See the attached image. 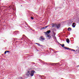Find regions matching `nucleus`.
<instances>
[{
  "label": "nucleus",
  "instance_id": "16",
  "mask_svg": "<svg viewBox=\"0 0 79 79\" xmlns=\"http://www.w3.org/2000/svg\"><path fill=\"white\" fill-rule=\"evenodd\" d=\"M31 19H34V18H33V17H31Z\"/></svg>",
  "mask_w": 79,
  "mask_h": 79
},
{
  "label": "nucleus",
  "instance_id": "10",
  "mask_svg": "<svg viewBox=\"0 0 79 79\" xmlns=\"http://www.w3.org/2000/svg\"><path fill=\"white\" fill-rule=\"evenodd\" d=\"M64 48H65V49H66L67 50H68V49H69V50H70V49H69V48H66L65 47H64Z\"/></svg>",
  "mask_w": 79,
  "mask_h": 79
},
{
  "label": "nucleus",
  "instance_id": "19",
  "mask_svg": "<svg viewBox=\"0 0 79 79\" xmlns=\"http://www.w3.org/2000/svg\"><path fill=\"white\" fill-rule=\"evenodd\" d=\"M77 66H79V65H78Z\"/></svg>",
  "mask_w": 79,
  "mask_h": 79
},
{
  "label": "nucleus",
  "instance_id": "2",
  "mask_svg": "<svg viewBox=\"0 0 79 79\" xmlns=\"http://www.w3.org/2000/svg\"><path fill=\"white\" fill-rule=\"evenodd\" d=\"M52 27H56L57 29H58V28H60V24H52Z\"/></svg>",
  "mask_w": 79,
  "mask_h": 79
},
{
  "label": "nucleus",
  "instance_id": "1",
  "mask_svg": "<svg viewBox=\"0 0 79 79\" xmlns=\"http://www.w3.org/2000/svg\"><path fill=\"white\" fill-rule=\"evenodd\" d=\"M35 73V72L34 71H32L31 72L28 71L26 73V75L28 77H32Z\"/></svg>",
  "mask_w": 79,
  "mask_h": 79
},
{
  "label": "nucleus",
  "instance_id": "13",
  "mask_svg": "<svg viewBox=\"0 0 79 79\" xmlns=\"http://www.w3.org/2000/svg\"><path fill=\"white\" fill-rule=\"evenodd\" d=\"M73 23V21H71V22H70V24H71Z\"/></svg>",
  "mask_w": 79,
  "mask_h": 79
},
{
  "label": "nucleus",
  "instance_id": "4",
  "mask_svg": "<svg viewBox=\"0 0 79 79\" xmlns=\"http://www.w3.org/2000/svg\"><path fill=\"white\" fill-rule=\"evenodd\" d=\"M40 40H41V41H43V40H45V38H44V37L42 36H41L40 37Z\"/></svg>",
  "mask_w": 79,
  "mask_h": 79
},
{
  "label": "nucleus",
  "instance_id": "7",
  "mask_svg": "<svg viewBox=\"0 0 79 79\" xmlns=\"http://www.w3.org/2000/svg\"><path fill=\"white\" fill-rule=\"evenodd\" d=\"M75 24V23H73V25H72V27H75V26H73V25H74Z\"/></svg>",
  "mask_w": 79,
  "mask_h": 79
},
{
  "label": "nucleus",
  "instance_id": "12",
  "mask_svg": "<svg viewBox=\"0 0 79 79\" xmlns=\"http://www.w3.org/2000/svg\"><path fill=\"white\" fill-rule=\"evenodd\" d=\"M61 45L62 47H64V44H63L62 45L61 44Z\"/></svg>",
  "mask_w": 79,
  "mask_h": 79
},
{
  "label": "nucleus",
  "instance_id": "6",
  "mask_svg": "<svg viewBox=\"0 0 79 79\" xmlns=\"http://www.w3.org/2000/svg\"><path fill=\"white\" fill-rule=\"evenodd\" d=\"M66 42L68 44H69V39H67L66 40Z\"/></svg>",
  "mask_w": 79,
  "mask_h": 79
},
{
  "label": "nucleus",
  "instance_id": "20",
  "mask_svg": "<svg viewBox=\"0 0 79 79\" xmlns=\"http://www.w3.org/2000/svg\"><path fill=\"white\" fill-rule=\"evenodd\" d=\"M75 26V25H73V26Z\"/></svg>",
  "mask_w": 79,
  "mask_h": 79
},
{
  "label": "nucleus",
  "instance_id": "14",
  "mask_svg": "<svg viewBox=\"0 0 79 79\" xmlns=\"http://www.w3.org/2000/svg\"><path fill=\"white\" fill-rule=\"evenodd\" d=\"M6 52H7V53H10V51H6Z\"/></svg>",
  "mask_w": 79,
  "mask_h": 79
},
{
  "label": "nucleus",
  "instance_id": "18",
  "mask_svg": "<svg viewBox=\"0 0 79 79\" xmlns=\"http://www.w3.org/2000/svg\"><path fill=\"white\" fill-rule=\"evenodd\" d=\"M21 79H22V77H21Z\"/></svg>",
  "mask_w": 79,
  "mask_h": 79
},
{
  "label": "nucleus",
  "instance_id": "17",
  "mask_svg": "<svg viewBox=\"0 0 79 79\" xmlns=\"http://www.w3.org/2000/svg\"><path fill=\"white\" fill-rule=\"evenodd\" d=\"M72 50V51H75V50H73V49H72V50Z\"/></svg>",
  "mask_w": 79,
  "mask_h": 79
},
{
  "label": "nucleus",
  "instance_id": "9",
  "mask_svg": "<svg viewBox=\"0 0 79 79\" xmlns=\"http://www.w3.org/2000/svg\"><path fill=\"white\" fill-rule=\"evenodd\" d=\"M70 30H71V28H70V27L68 29V31H70Z\"/></svg>",
  "mask_w": 79,
  "mask_h": 79
},
{
  "label": "nucleus",
  "instance_id": "5",
  "mask_svg": "<svg viewBox=\"0 0 79 79\" xmlns=\"http://www.w3.org/2000/svg\"><path fill=\"white\" fill-rule=\"evenodd\" d=\"M49 26V25H48V26H46L44 27L43 28H42L41 29H46V28H47V27H48V26Z\"/></svg>",
  "mask_w": 79,
  "mask_h": 79
},
{
  "label": "nucleus",
  "instance_id": "8",
  "mask_svg": "<svg viewBox=\"0 0 79 79\" xmlns=\"http://www.w3.org/2000/svg\"><path fill=\"white\" fill-rule=\"evenodd\" d=\"M47 38H48V39H50V36L49 35H48L47 36Z\"/></svg>",
  "mask_w": 79,
  "mask_h": 79
},
{
  "label": "nucleus",
  "instance_id": "15",
  "mask_svg": "<svg viewBox=\"0 0 79 79\" xmlns=\"http://www.w3.org/2000/svg\"><path fill=\"white\" fill-rule=\"evenodd\" d=\"M6 52H7L6 51H5L4 52L5 54H6Z\"/></svg>",
  "mask_w": 79,
  "mask_h": 79
},
{
  "label": "nucleus",
  "instance_id": "11",
  "mask_svg": "<svg viewBox=\"0 0 79 79\" xmlns=\"http://www.w3.org/2000/svg\"><path fill=\"white\" fill-rule=\"evenodd\" d=\"M35 44H37V45H38V46H40L41 45L37 43H35Z\"/></svg>",
  "mask_w": 79,
  "mask_h": 79
},
{
  "label": "nucleus",
  "instance_id": "3",
  "mask_svg": "<svg viewBox=\"0 0 79 79\" xmlns=\"http://www.w3.org/2000/svg\"><path fill=\"white\" fill-rule=\"evenodd\" d=\"M50 32H51L50 30H48L46 32H44V33L45 34H46V35H48V34H49L50 33Z\"/></svg>",
  "mask_w": 79,
  "mask_h": 79
}]
</instances>
